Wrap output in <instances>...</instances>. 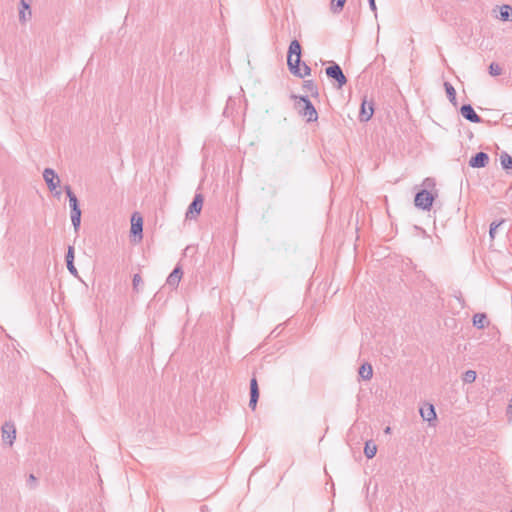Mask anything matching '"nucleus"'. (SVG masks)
Listing matches in <instances>:
<instances>
[{"instance_id": "obj_31", "label": "nucleus", "mask_w": 512, "mask_h": 512, "mask_svg": "<svg viewBox=\"0 0 512 512\" xmlns=\"http://www.w3.org/2000/svg\"><path fill=\"white\" fill-rule=\"evenodd\" d=\"M66 262H74V247L69 246L66 256H65Z\"/></svg>"}, {"instance_id": "obj_1", "label": "nucleus", "mask_w": 512, "mask_h": 512, "mask_svg": "<svg viewBox=\"0 0 512 512\" xmlns=\"http://www.w3.org/2000/svg\"><path fill=\"white\" fill-rule=\"evenodd\" d=\"M301 62V45L297 40L291 41L288 49L287 65L291 73H298Z\"/></svg>"}, {"instance_id": "obj_27", "label": "nucleus", "mask_w": 512, "mask_h": 512, "mask_svg": "<svg viewBox=\"0 0 512 512\" xmlns=\"http://www.w3.org/2000/svg\"><path fill=\"white\" fill-rule=\"evenodd\" d=\"M489 74L494 77L499 76L502 74V68L500 67V65L498 63L492 62L489 65Z\"/></svg>"}, {"instance_id": "obj_16", "label": "nucleus", "mask_w": 512, "mask_h": 512, "mask_svg": "<svg viewBox=\"0 0 512 512\" xmlns=\"http://www.w3.org/2000/svg\"><path fill=\"white\" fill-rule=\"evenodd\" d=\"M65 192H66V194H67V197L69 198V206H70L71 211H72V210L80 209V208H79V205H78L77 197H76V195L72 192V190H71L70 186H66V187H65Z\"/></svg>"}, {"instance_id": "obj_33", "label": "nucleus", "mask_w": 512, "mask_h": 512, "mask_svg": "<svg viewBox=\"0 0 512 512\" xmlns=\"http://www.w3.org/2000/svg\"><path fill=\"white\" fill-rule=\"evenodd\" d=\"M36 477L33 474H30L27 480V485H29L31 488H34L36 485Z\"/></svg>"}, {"instance_id": "obj_13", "label": "nucleus", "mask_w": 512, "mask_h": 512, "mask_svg": "<svg viewBox=\"0 0 512 512\" xmlns=\"http://www.w3.org/2000/svg\"><path fill=\"white\" fill-rule=\"evenodd\" d=\"M182 274L181 268L176 266L167 277L166 284L171 288H176L182 278Z\"/></svg>"}, {"instance_id": "obj_7", "label": "nucleus", "mask_w": 512, "mask_h": 512, "mask_svg": "<svg viewBox=\"0 0 512 512\" xmlns=\"http://www.w3.org/2000/svg\"><path fill=\"white\" fill-rule=\"evenodd\" d=\"M460 113L463 118L472 123H481L482 118L475 112L474 108L470 104H464L460 108Z\"/></svg>"}, {"instance_id": "obj_28", "label": "nucleus", "mask_w": 512, "mask_h": 512, "mask_svg": "<svg viewBox=\"0 0 512 512\" xmlns=\"http://www.w3.org/2000/svg\"><path fill=\"white\" fill-rule=\"evenodd\" d=\"M476 372L473 370H468L463 374L462 380L465 383H473L476 380Z\"/></svg>"}, {"instance_id": "obj_25", "label": "nucleus", "mask_w": 512, "mask_h": 512, "mask_svg": "<svg viewBox=\"0 0 512 512\" xmlns=\"http://www.w3.org/2000/svg\"><path fill=\"white\" fill-rule=\"evenodd\" d=\"M345 3H346V0H332L331 1V11L333 13H339L340 11H342Z\"/></svg>"}, {"instance_id": "obj_35", "label": "nucleus", "mask_w": 512, "mask_h": 512, "mask_svg": "<svg viewBox=\"0 0 512 512\" xmlns=\"http://www.w3.org/2000/svg\"><path fill=\"white\" fill-rule=\"evenodd\" d=\"M390 431H391V428L390 427H386L385 433H390Z\"/></svg>"}, {"instance_id": "obj_18", "label": "nucleus", "mask_w": 512, "mask_h": 512, "mask_svg": "<svg viewBox=\"0 0 512 512\" xmlns=\"http://www.w3.org/2000/svg\"><path fill=\"white\" fill-rule=\"evenodd\" d=\"M487 324V317L484 313H477L473 316V325L478 329H483Z\"/></svg>"}, {"instance_id": "obj_23", "label": "nucleus", "mask_w": 512, "mask_h": 512, "mask_svg": "<svg viewBox=\"0 0 512 512\" xmlns=\"http://www.w3.org/2000/svg\"><path fill=\"white\" fill-rule=\"evenodd\" d=\"M71 222L75 229V231H78L80 224H81V210H72L71 211Z\"/></svg>"}, {"instance_id": "obj_20", "label": "nucleus", "mask_w": 512, "mask_h": 512, "mask_svg": "<svg viewBox=\"0 0 512 512\" xmlns=\"http://www.w3.org/2000/svg\"><path fill=\"white\" fill-rule=\"evenodd\" d=\"M377 446L372 441H367L364 447V454L368 459L373 458L376 455Z\"/></svg>"}, {"instance_id": "obj_19", "label": "nucleus", "mask_w": 512, "mask_h": 512, "mask_svg": "<svg viewBox=\"0 0 512 512\" xmlns=\"http://www.w3.org/2000/svg\"><path fill=\"white\" fill-rule=\"evenodd\" d=\"M444 87H445V91H446V94H447V97H448L449 101L454 106H456L457 105V101H456V90H455V88L449 82H445L444 83Z\"/></svg>"}, {"instance_id": "obj_34", "label": "nucleus", "mask_w": 512, "mask_h": 512, "mask_svg": "<svg viewBox=\"0 0 512 512\" xmlns=\"http://www.w3.org/2000/svg\"><path fill=\"white\" fill-rule=\"evenodd\" d=\"M370 9L374 12V16L377 17V7L375 0H368Z\"/></svg>"}, {"instance_id": "obj_8", "label": "nucleus", "mask_w": 512, "mask_h": 512, "mask_svg": "<svg viewBox=\"0 0 512 512\" xmlns=\"http://www.w3.org/2000/svg\"><path fill=\"white\" fill-rule=\"evenodd\" d=\"M43 179L46 182V184H47V186H48L50 191H54L58 187V185L60 183L58 175L51 168H45L44 169V171H43Z\"/></svg>"}, {"instance_id": "obj_30", "label": "nucleus", "mask_w": 512, "mask_h": 512, "mask_svg": "<svg viewBox=\"0 0 512 512\" xmlns=\"http://www.w3.org/2000/svg\"><path fill=\"white\" fill-rule=\"evenodd\" d=\"M504 221H500L498 223L496 222H492L491 225H490V230H489V234H490V237L491 238H494L495 237V232L497 230V228L503 223Z\"/></svg>"}, {"instance_id": "obj_6", "label": "nucleus", "mask_w": 512, "mask_h": 512, "mask_svg": "<svg viewBox=\"0 0 512 512\" xmlns=\"http://www.w3.org/2000/svg\"><path fill=\"white\" fill-rule=\"evenodd\" d=\"M2 440L4 443L12 446L16 439V428L13 423L6 422L1 428Z\"/></svg>"}, {"instance_id": "obj_5", "label": "nucleus", "mask_w": 512, "mask_h": 512, "mask_svg": "<svg viewBox=\"0 0 512 512\" xmlns=\"http://www.w3.org/2000/svg\"><path fill=\"white\" fill-rule=\"evenodd\" d=\"M143 232V219L137 213H134L131 217V234L135 242L142 240Z\"/></svg>"}, {"instance_id": "obj_9", "label": "nucleus", "mask_w": 512, "mask_h": 512, "mask_svg": "<svg viewBox=\"0 0 512 512\" xmlns=\"http://www.w3.org/2000/svg\"><path fill=\"white\" fill-rule=\"evenodd\" d=\"M203 205V197L201 194H196L193 201L188 207V210L186 212L187 218H193L194 215H198L201 212Z\"/></svg>"}, {"instance_id": "obj_14", "label": "nucleus", "mask_w": 512, "mask_h": 512, "mask_svg": "<svg viewBox=\"0 0 512 512\" xmlns=\"http://www.w3.org/2000/svg\"><path fill=\"white\" fill-rule=\"evenodd\" d=\"M373 112V104L363 101L360 110V120L363 122H367L368 120L371 119Z\"/></svg>"}, {"instance_id": "obj_26", "label": "nucleus", "mask_w": 512, "mask_h": 512, "mask_svg": "<svg viewBox=\"0 0 512 512\" xmlns=\"http://www.w3.org/2000/svg\"><path fill=\"white\" fill-rule=\"evenodd\" d=\"M293 74L299 78H304L311 74V68L307 64L303 63L302 67L299 65L298 73Z\"/></svg>"}, {"instance_id": "obj_11", "label": "nucleus", "mask_w": 512, "mask_h": 512, "mask_svg": "<svg viewBox=\"0 0 512 512\" xmlns=\"http://www.w3.org/2000/svg\"><path fill=\"white\" fill-rule=\"evenodd\" d=\"M259 399V388L256 378H252L250 381V401L249 407L254 410L257 406Z\"/></svg>"}, {"instance_id": "obj_3", "label": "nucleus", "mask_w": 512, "mask_h": 512, "mask_svg": "<svg viewBox=\"0 0 512 512\" xmlns=\"http://www.w3.org/2000/svg\"><path fill=\"white\" fill-rule=\"evenodd\" d=\"M434 201L433 195L427 190L419 191L415 196V206L423 210H430Z\"/></svg>"}, {"instance_id": "obj_32", "label": "nucleus", "mask_w": 512, "mask_h": 512, "mask_svg": "<svg viewBox=\"0 0 512 512\" xmlns=\"http://www.w3.org/2000/svg\"><path fill=\"white\" fill-rule=\"evenodd\" d=\"M66 265H67V269H68V271H69L73 276H77V275H78V271H77L76 267L74 266V262H66Z\"/></svg>"}, {"instance_id": "obj_24", "label": "nucleus", "mask_w": 512, "mask_h": 512, "mask_svg": "<svg viewBox=\"0 0 512 512\" xmlns=\"http://www.w3.org/2000/svg\"><path fill=\"white\" fill-rule=\"evenodd\" d=\"M303 88L311 93L312 96H318V88L312 80L304 81Z\"/></svg>"}, {"instance_id": "obj_4", "label": "nucleus", "mask_w": 512, "mask_h": 512, "mask_svg": "<svg viewBox=\"0 0 512 512\" xmlns=\"http://www.w3.org/2000/svg\"><path fill=\"white\" fill-rule=\"evenodd\" d=\"M325 72L329 78L334 79L338 83L340 88L347 83V78L338 64L334 63L328 66Z\"/></svg>"}, {"instance_id": "obj_17", "label": "nucleus", "mask_w": 512, "mask_h": 512, "mask_svg": "<svg viewBox=\"0 0 512 512\" xmlns=\"http://www.w3.org/2000/svg\"><path fill=\"white\" fill-rule=\"evenodd\" d=\"M373 375L372 366L368 363L361 365L359 368V376L364 380H370Z\"/></svg>"}, {"instance_id": "obj_10", "label": "nucleus", "mask_w": 512, "mask_h": 512, "mask_svg": "<svg viewBox=\"0 0 512 512\" xmlns=\"http://www.w3.org/2000/svg\"><path fill=\"white\" fill-rule=\"evenodd\" d=\"M489 162V156L485 152H478L469 160V166L472 168H483Z\"/></svg>"}, {"instance_id": "obj_22", "label": "nucleus", "mask_w": 512, "mask_h": 512, "mask_svg": "<svg viewBox=\"0 0 512 512\" xmlns=\"http://www.w3.org/2000/svg\"><path fill=\"white\" fill-rule=\"evenodd\" d=\"M500 163L503 169H512V156H510L507 152H502L500 155Z\"/></svg>"}, {"instance_id": "obj_12", "label": "nucleus", "mask_w": 512, "mask_h": 512, "mask_svg": "<svg viewBox=\"0 0 512 512\" xmlns=\"http://www.w3.org/2000/svg\"><path fill=\"white\" fill-rule=\"evenodd\" d=\"M32 17V12L30 9V2L26 0H20V8H19V21L21 23H26Z\"/></svg>"}, {"instance_id": "obj_15", "label": "nucleus", "mask_w": 512, "mask_h": 512, "mask_svg": "<svg viewBox=\"0 0 512 512\" xmlns=\"http://www.w3.org/2000/svg\"><path fill=\"white\" fill-rule=\"evenodd\" d=\"M420 414L423 420L431 422L436 419L435 408L432 404H427L420 408Z\"/></svg>"}, {"instance_id": "obj_36", "label": "nucleus", "mask_w": 512, "mask_h": 512, "mask_svg": "<svg viewBox=\"0 0 512 512\" xmlns=\"http://www.w3.org/2000/svg\"><path fill=\"white\" fill-rule=\"evenodd\" d=\"M510 512H512V509L510 510Z\"/></svg>"}, {"instance_id": "obj_21", "label": "nucleus", "mask_w": 512, "mask_h": 512, "mask_svg": "<svg viewBox=\"0 0 512 512\" xmlns=\"http://www.w3.org/2000/svg\"><path fill=\"white\" fill-rule=\"evenodd\" d=\"M500 19L502 21H512V7L509 5H502L500 8Z\"/></svg>"}, {"instance_id": "obj_2", "label": "nucleus", "mask_w": 512, "mask_h": 512, "mask_svg": "<svg viewBox=\"0 0 512 512\" xmlns=\"http://www.w3.org/2000/svg\"><path fill=\"white\" fill-rule=\"evenodd\" d=\"M292 98L299 99V106L302 104V108L299 110V113L306 118L307 122H315L318 119L317 111L312 104V102L308 99L307 96H295Z\"/></svg>"}, {"instance_id": "obj_29", "label": "nucleus", "mask_w": 512, "mask_h": 512, "mask_svg": "<svg viewBox=\"0 0 512 512\" xmlns=\"http://www.w3.org/2000/svg\"><path fill=\"white\" fill-rule=\"evenodd\" d=\"M143 283V280L139 274L133 276L132 285L135 291H138V287Z\"/></svg>"}]
</instances>
